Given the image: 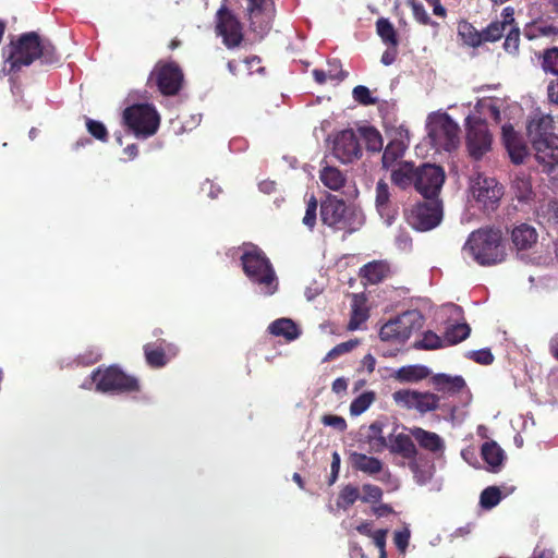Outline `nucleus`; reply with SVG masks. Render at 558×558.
<instances>
[{
  "label": "nucleus",
  "instance_id": "f03ea898",
  "mask_svg": "<svg viewBox=\"0 0 558 558\" xmlns=\"http://www.w3.org/2000/svg\"><path fill=\"white\" fill-rule=\"evenodd\" d=\"M243 271L257 293L270 296L279 287L276 271L265 253L256 245L245 244L241 247Z\"/></svg>",
  "mask_w": 558,
  "mask_h": 558
},
{
  "label": "nucleus",
  "instance_id": "603ef678",
  "mask_svg": "<svg viewBox=\"0 0 558 558\" xmlns=\"http://www.w3.org/2000/svg\"><path fill=\"white\" fill-rule=\"evenodd\" d=\"M86 128L88 133L100 142L108 141V131L105 124L100 121L86 119Z\"/></svg>",
  "mask_w": 558,
  "mask_h": 558
},
{
  "label": "nucleus",
  "instance_id": "20e7f679",
  "mask_svg": "<svg viewBox=\"0 0 558 558\" xmlns=\"http://www.w3.org/2000/svg\"><path fill=\"white\" fill-rule=\"evenodd\" d=\"M428 138L437 150L451 151L460 144V128L446 112H432L426 119Z\"/></svg>",
  "mask_w": 558,
  "mask_h": 558
},
{
  "label": "nucleus",
  "instance_id": "3c124183",
  "mask_svg": "<svg viewBox=\"0 0 558 558\" xmlns=\"http://www.w3.org/2000/svg\"><path fill=\"white\" fill-rule=\"evenodd\" d=\"M519 43H520V32H519V28L513 23L512 26L509 28V31L506 33L504 49L508 53L514 54L518 52Z\"/></svg>",
  "mask_w": 558,
  "mask_h": 558
},
{
  "label": "nucleus",
  "instance_id": "b1692460",
  "mask_svg": "<svg viewBox=\"0 0 558 558\" xmlns=\"http://www.w3.org/2000/svg\"><path fill=\"white\" fill-rule=\"evenodd\" d=\"M411 436L421 448L434 454H441L445 451L444 439L434 432L425 430L421 427L411 429Z\"/></svg>",
  "mask_w": 558,
  "mask_h": 558
},
{
  "label": "nucleus",
  "instance_id": "052dcab7",
  "mask_svg": "<svg viewBox=\"0 0 558 558\" xmlns=\"http://www.w3.org/2000/svg\"><path fill=\"white\" fill-rule=\"evenodd\" d=\"M363 493L362 500L364 502H376L380 500L383 496V492L378 486L372 485V484H365L363 485Z\"/></svg>",
  "mask_w": 558,
  "mask_h": 558
},
{
  "label": "nucleus",
  "instance_id": "9d476101",
  "mask_svg": "<svg viewBox=\"0 0 558 558\" xmlns=\"http://www.w3.org/2000/svg\"><path fill=\"white\" fill-rule=\"evenodd\" d=\"M470 194L481 209L493 211L499 205L504 195V187L495 178L477 173L471 178Z\"/></svg>",
  "mask_w": 558,
  "mask_h": 558
},
{
  "label": "nucleus",
  "instance_id": "f257e3e1",
  "mask_svg": "<svg viewBox=\"0 0 558 558\" xmlns=\"http://www.w3.org/2000/svg\"><path fill=\"white\" fill-rule=\"evenodd\" d=\"M553 117L543 112H534L526 130L534 149L536 161L545 172L558 166V135L551 132Z\"/></svg>",
  "mask_w": 558,
  "mask_h": 558
},
{
  "label": "nucleus",
  "instance_id": "aec40b11",
  "mask_svg": "<svg viewBox=\"0 0 558 558\" xmlns=\"http://www.w3.org/2000/svg\"><path fill=\"white\" fill-rule=\"evenodd\" d=\"M349 462L354 470L369 476H375L380 473L389 475V473L385 471V465L381 460L362 452L351 451L349 453Z\"/></svg>",
  "mask_w": 558,
  "mask_h": 558
},
{
  "label": "nucleus",
  "instance_id": "4d7b16f0",
  "mask_svg": "<svg viewBox=\"0 0 558 558\" xmlns=\"http://www.w3.org/2000/svg\"><path fill=\"white\" fill-rule=\"evenodd\" d=\"M316 211H317V201L312 195L310 197V199L307 201L306 211L303 217V223L308 229H313L316 223V217H317Z\"/></svg>",
  "mask_w": 558,
  "mask_h": 558
},
{
  "label": "nucleus",
  "instance_id": "680f3d73",
  "mask_svg": "<svg viewBox=\"0 0 558 558\" xmlns=\"http://www.w3.org/2000/svg\"><path fill=\"white\" fill-rule=\"evenodd\" d=\"M322 423L325 426H330L339 432H343L347 428V422L342 416L327 414L322 417Z\"/></svg>",
  "mask_w": 558,
  "mask_h": 558
},
{
  "label": "nucleus",
  "instance_id": "f3484780",
  "mask_svg": "<svg viewBox=\"0 0 558 558\" xmlns=\"http://www.w3.org/2000/svg\"><path fill=\"white\" fill-rule=\"evenodd\" d=\"M376 209L387 226H391L397 215V208L391 202V192L387 182L379 180L375 189Z\"/></svg>",
  "mask_w": 558,
  "mask_h": 558
},
{
  "label": "nucleus",
  "instance_id": "e433bc0d",
  "mask_svg": "<svg viewBox=\"0 0 558 558\" xmlns=\"http://www.w3.org/2000/svg\"><path fill=\"white\" fill-rule=\"evenodd\" d=\"M512 190L519 201H529L533 193L530 177L523 172L514 174Z\"/></svg>",
  "mask_w": 558,
  "mask_h": 558
},
{
  "label": "nucleus",
  "instance_id": "37998d69",
  "mask_svg": "<svg viewBox=\"0 0 558 558\" xmlns=\"http://www.w3.org/2000/svg\"><path fill=\"white\" fill-rule=\"evenodd\" d=\"M417 392L412 389H400L392 393V400L400 408L414 410Z\"/></svg>",
  "mask_w": 558,
  "mask_h": 558
},
{
  "label": "nucleus",
  "instance_id": "a19ab883",
  "mask_svg": "<svg viewBox=\"0 0 558 558\" xmlns=\"http://www.w3.org/2000/svg\"><path fill=\"white\" fill-rule=\"evenodd\" d=\"M376 31L381 40L393 48L398 45V38L393 25L387 19H379L376 22Z\"/></svg>",
  "mask_w": 558,
  "mask_h": 558
},
{
  "label": "nucleus",
  "instance_id": "f8f14e48",
  "mask_svg": "<svg viewBox=\"0 0 558 558\" xmlns=\"http://www.w3.org/2000/svg\"><path fill=\"white\" fill-rule=\"evenodd\" d=\"M413 207L408 220L417 231H428L437 227L442 219V206L437 198H428Z\"/></svg>",
  "mask_w": 558,
  "mask_h": 558
},
{
  "label": "nucleus",
  "instance_id": "69168bd1",
  "mask_svg": "<svg viewBox=\"0 0 558 558\" xmlns=\"http://www.w3.org/2000/svg\"><path fill=\"white\" fill-rule=\"evenodd\" d=\"M432 471L429 469H414V478L418 485H426L432 480Z\"/></svg>",
  "mask_w": 558,
  "mask_h": 558
},
{
  "label": "nucleus",
  "instance_id": "c9c22d12",
  "mask_svg": "<svg viewBox=\"0 0 558 558\" xmlns=\"http://www.w3.org/2000/svg\"><path fill=\"white\" fill-rule=\"evenodd\" d=\"M502 101L496 98L480 99L475 106V110L480 116L490 117L494 121H500V108Z\"/></svg>",
  "mask_w": 558,
  "mask_h": 558
},
{
  "label": "nucleus",
  "instance_id": "49530a36",
  "mask_svg": "<svg viewBox=\"0 0 558 558\" xmlns=\"http://www.w3.org/2000/svg\"><path fill=\"white\" fill-rule=\"evenodd\" d=\"M360 498L359 488L349 484L345 485L338 497L337 506L347 510L350 506H352Z\"/></svg>",
  "mask_w": 558,
  "mask_h": 558
},
{
  "label": "nucleus",
  "instance_id": "a18cd8bd",
  "mask_svg": "<svg viewBox=\"0 0 558 558\" xmlns=\"http://www.w3.org/2000/svg\"><path fill=\"white\" fill-rule=\"evenodd\" d=\"M146 361L150 366L161 367L165 366L169 357H167L165 351L160 348H155L153 344H146L144 347Z\"/></svg>",
  "mask_w": 558,
  "mask_h": 558
},
{
  "label": "nucleus",
  "instance_id": "4468645a",
  "mask_svg": "<svg viewBox=\"0 0 558 558\" xmlns=\"http://www.w3.org/2000/svg\"><path fill=\"white\" fill-rule=\"evenodd\" d=\"M445 179V171L441 167L424 163L417 168L415 190L425 198H436Z\"/></svg>",
  "mask_w": 558,
  "mask_h": 558
},
{
  "label": "nucleus",
  "instance_id": "cd10ccee",
  "mask_svg": "<svg viewBox=\"0 0 558 558\" xmlns=\"http://www.w3.org/2000/svg\"><path fill=\"white\" fill-rule=\"evenodd\" d=\"M268 330L271 335L276 337H282L287 341H293L301 335L299 327L290 318H279L274 320L268 326Z\"/></svg>",
  "mask_w": 558,
  "mask_h": 558
},
{
  "label": "nucleus",
  "instance_id": "bf43d9fd",
  "mask_svg": "<svg viewBox=\"0 0 558 558\" xmlns=\"http://www.w3.org/2000/svg\"><path fill=\"white\" fill-rule=\"evenodd\" d=\"M468 356L482 365H489L494 361V356L489 349H480L468 352Z\"/></svg>",
  "mask_w": 558,
  "mask_h": 558
},
{
  "label": "nucleus",
  "instance_id": "4be33fe9",
  "mask_svg": "<svg viewBox=\"0 0 558 558\" xmlns=\"http://www.w3.org/2000/svg\"><path fill=\"white\" fill-rule=\"evenodd\" d=\"M345 210L347 205L342 199L329 197L320 205V219L324 225L339 228Z\"/></svg>",
  "mask_w": 558,
  "mask_h": 558
},
{
  "label": "nucleus",
  "instance_id": "7c9ffc66",
  "mask_svg": "<svg viewBox=\"0 0 558 558\" xmlns=\"http://www.w3.org/2000/svg\"><path fill=\"white\" fill-rule=\"evenodd\" d=\"M320 182L329 190L339 191L344 186L347 177L338 168L325 166L319 172Z\"/></svg>",
  "mask_w": 558,
  "mask_h": 558
},
{
  "label": "nucleus",
  "instance_id": "393cba45",
  "mask_svg": "<svg viewBox=\"0 0 558 558\" xmlns=\"http://www.w3.org/2000/svg\"><path fill=\"white\" fill-rule=\"evenodd\" d=\"M514 23L513 10L505 8L502 11V21L492 22L483 32V41H496L506 34Z\"/></svg>",
  "mask_w": 558,
  "mask_h": 558
},
{
  "label": "nucleus",
  "instance_id": "c756f323",
  "mask_svg": "<svg viewBox=\"0 0 558 558\" xmlns=\"http://www.w3.org/2000/svg\"><path fill=\"white\" fill-rule=\"evenodd\" d=\"M482 457L489 470L497 472L504 463L505 452L495 441H487L482 446Z\"/></svg>",
  "mask_w": 558,
  "mask_h": 558
},
{
  "label": "nucleus",
  "instance_id": "f704fd0d",
  "mask_svg": "<svg viewBox=\"0 0 558 558\" xmlns=\"http://www.w3.org/2000/svg\"><path fill=\"white\" fill-rule=\"evenodd\" d=\"M389 266L383 260H375L366 264L361 269V276L366 279L369 283L380 282L388 274Z\"/></svg>",
  "mask_w": 558,
  "mask_h": 558
},
{
  "label": "nucleus",
  "instance_id": "a211bd4d",
  "mask_svg": "<svg viewBox=\"0 0 558 558\" xmlns=\"http://www.w3.org/2000/svg\"><path fill=\"white\" fill-rule=\"evenodd\" d=\"M430 384L441 397V401L446 398L460 393L465 388V380L460 375H448L444 373L432 376Z\"/></svg>",
  "mask_w": 558,
  "mask_h": 558
},
{
  "label": "nucleus",
  "instance_id": "0eeeda50",
  "mask_svg": "<svg viewBox=\"0 0 558 558\" xmlns=\"http://www.w3.org/2000/svg\"><path fill=\"white\" fill-rule=\"evenodd\" d=\"M123 122L136 138H148L156 134L160 117L149 104H136L123 111Z\"/></svg>",
  "mask_w": 558,
  "mask_h": 558
},
{
  "label": "nucleus",
  "instance_id": "09e8293b",
  "mask_svg": "<svg viewBox=\"0 0 558 558\" xmlns=\"http://www.w3.org/2000/svg\"><path fill=\"white\" fill-rule=\"evenodd\" d=\"M542 68L546 73L558 76V47L550 48L544 52Z\"/></svg>",
  "mask_w": 558,
  "mask_h": 558
},
{
  "label": "nucleus",
  "instance_id": "5fc2aeb1",
  "mask_svg": "<svg viewBox=\"0 0 558 558\" xmlns=\"http://www.w3.org/2000/svg\"><path fill=\"white\" fill-rule=\"evenodd\" d=\"M352 96L355 101L364 106L375 105L377 102V98L373 97L371 90L364 85L355 86Z\"/></svg>",
  "mask_w": 558,
  "mask_h": 558
},
{
  "label": "nucleus",
  "instance_id": "0e129e2a",
  "mask_svg": "<svg viewBox=\"0 0 558 558\" xmlns=\"http://www.w3.org/2000/svg\"><path fill=\"white\" fill-rule=\"evenodd\" d=\"M357 343H359L357 340H349L347 342H342V343L336 345L333 349H331L328 352L326 359H333L337 355L347 353V352L351 351L353 348H355L357 345Z\"/></svg>",
  "mask_w": 558,
  "mask_h": 558
},
{
  "label": "nucleus",
  "instance_id": "864d4df0",
  "mask_svg": "<svg viewBox=\"0 0 558 558\" xmlns=\"http://www.w3.org/2000/svg\"><path fill=\"white\" fill-rule=\"evenodd\" d=\"M411 531L408 525L393 533V543L401 555H404L410 543Z\"/></svg>",
  "mask_w": 558,
  "mask_h": 558
},
{
  "label": "nucleus",
  "instance_id": "ea45409f",
  "mask_svg": "<svg viewBox=\"0 0 558 558\" xmlns=\"http://www.w3.org/2000/svg\"><path fill=\"white\" fill-rule=\"evenodd\" d=\"M361 137L366 144V148L371 151H380L384 145L381 134L374 126H362L359 129Z\"/></svg>",
  "mask_w": 558,
  "mask_h": 558
},
{
  "label": "nucleus",
  "instance_id": "13d9d810",
  "mask_svg": "<svg viewBox=\"0 0 558 558\" xmlns=\"http://www.w3.org/2000/svg\"><path fill=\"white\" fill-rule=\"evenodd\" d=\"M409 4L412 9L414 19L423 24V25H429L432 24V20L425 10L424 5L422 3L415 2L414 0L409 1Z\"/></svg>",
  "mask_w": 558,
  "mask_h": 558
},
{
  "label": "nucleus",
  "instance_id": "79ce46f5",
  "mask_svg": "<svg viewBox=\"0 0 558 558\" xmlns=\"http://www.w3.org/2000/svg\"><path fill=\"white\" fill-rule=\"evenodd\" d=\"M376 395L374 391H365L356 397L350 404V414L359 416L369 409L374 403Z\"/></svg>",
  "mask_w": 558,
  "mask_h": 558
},
{
  "label": "nucleus",
  "instance_id": "4c0bfd02",
  "mask_svg": "<svg viewBox=\"0 0 558 558\" xmlns=\"http://www.w3.org/2000/svg\"><path fill=\"white\" fill-rule=\"evenodd\" d=\"M536 215L541 223L558 225V201L550 199L542 203Z\"/></svg>",
  "mask_w": 558,
  "mask_h": 558
},
{
  "label": "nucleus",
  "instance_id": "2eb2a0df",
  "mask_svg": "<svg viewBox=\"0 0 558 558\" xmlns=\"http://www.w3.org/2000/svg\"><path fill=\"white\" fill-rule=\"evenodd\" d=\"M217 35L228 48H234L243 39L242 26L235 14L222 5L216 14Z\"/></svg>",
  "mask_w": 558,
  "mask_h": 558
},
{
  "label": "nucleus",
  "instance_id": "6e6d98bb",
  "mask_svg": "<svg viewBox=\"0 0 558 558\" xmlns=\"http://www.w3.org/2000/svg\"><path fill=\"white\" fill-rule=\"evenodd\" d=\"M439 347H441V340L436 333L432 331L426 332L423 339L415 343L416 349L424 350H434L438 349Z\"/></svg>",
  "mask_w": 558,
  "mask_h": 558
},
{
  "label": "nucleus",
  "instance_id": "423d86ee",
  "mask_svg": "<svg viewBox=\"0 0 558 558\" xmlns=\"http://www.w3.org/2000/svg\"><path fill=\"white\" fill-rule=\"evenodd\" d=\"M423 325L424 317L418 311H405L380 327L379 338L384 342L404 344Z\"/></svg>",
  "mask_w": 558,
  "mask_h": 558
},
{
  "label": "nucleus",
  "instance_id": "5701e85b",
  "mask_svg": "<svg viewBox=\"0 0 558 558\" xmlns=\"http://www.w3.org/2000/svg\"><path fill=\"white\" fill-rule=\"evenodd\" d=\"M538 240V233L534 227L521 223L511 231V241L519 253L531 250Z\"/></svg>",
  "mask_w": 558,
  "mask_h": 558
},
{
  "label": "nucleus",
  "instance_id": "e2e57ef3",
  "mask_svg": "<svg viewBox=\"0 0 558 558\" xmlns=\"http://www.w3.org/2000/svg\"><path fill=\"white\" fill-rule=\"evenodd\" d=\"M313 76L318 84L325 83L329 80H343V75L339 72H333L331 70L324 71L319 69L313 70Z\"/></svg>",
  "mask_w": 558,
  "mask_h": 558
},
{
  "label": "nucleus",
  "instance_id": "8fccbe9b",
  "mask_svg": "<svg viewBox=\"0 0 558 558\" xmlns=\"http://www.w3.org/2000/svg\"><path fill=\"white\" fill-rule=\"evenodd\" d=\"M37 59H40L46 64H54L60 61V56L50 41L40 40V54H38Z\"/></svg>",
  "mask_w": 558,
  "mask_h": 558
},
{
  "label": "nucleus",
  "instance_id": "a878e982",
  "mask_svg": "<svg viewBox=\"0 0 558 558\" xmlns=\"http://www.w3.org/2000/svg\"><path fill=\"white\" fill-rule=\"evenodd\" d=\"M384 426L383 422L375 421L367 427L364 438L371 452L379 453L387 448L388 441L384 436Z\"/></svg>",
  "mask_w": 558,
  "mask_h": 558
},
{
  "label": "nucleus",
  "instance_id": "7ed1b4c3",
  "mask_svg": "<svg viewBox=\"0 0 558 558\" xmlns=\"http://www.w3.org/2000/svg\"><path fill=\"white\" fill-rule=\"evenodd\" d=\"M463 252L481 266L504 262L506 250L501 231L495 228H481L473 231L463 246Z\"/></svg>",
  "mask_w": 558,
  "mask_h": 558
},
{
  "label": "nucleus",
  "instance_id": "774afa93",
  "mask_svg": "<svg viewBox=\"0 0 558 558\" xmlns=\"http://www.w3.org/2000/svg\"><path fill=\"white\" fill-rule=\"evenodd\" d=\"M548 100L558 106V77L547 86Z\"/></svg>",
  "mask_w": 558,
  "mask_h": 558
},
{
  "label": "nucleus",
  "instance_id": "72a5a7b5",
  "mask_svg": "<svg viewBox=\"0 0 558 558\" xmlns=\"http://www.w3.org/2000/svg\"><path fill=\"white\" fill-rule=\"evenodd\" d=\"M389 450L393 453H400L405 458H410L415 453V446L409 435L398 434L391 436L388 441Z\"/></svg>",
  "mask_w": 558,
  "mask_h": 558
},
{
  "label": "nucleus",
  "instance_id": "58836bf2",
  "mask_svg": "<svg viewBox=\"0 0 558 558\" xmlns=\"http://www.w3.org/2000/svg\"><path fill=\"white\" fill-rule=\"evenodd\" d=\"M458 35L463 43L470 47L476 48L483 43V34L477 32L473 25L468 22H460L458 25Z\"/></svg>",
  "mask_w": 558,
  "mask_h": 558
},
{
  "label": "nucleus",
  "instance_id": "1a4fd4ad",
  "mask_svg": "<svg viewBox=\"0 0 558 558\" xmlns=\"http://www.w3.org/2000/svg\"><path fill=\"white\" fill-rule=\"evenodd\" d=\"M241 7L250 31L263 39L272 27L276 14L274 0H241Z\"/></svg>",
  "mask_w": 558,
  "mask_h": 558
},
{
  "label": "nucleus",
  "instance_id": "6ab92c4d",
  "mask_svg": "<svg viewBox=\"0 0 558 558\" xmlns=\"http://www.w3.org/2000/svg\"><path fill=\"white\" fill-rule=\"evenodd\" d=\"M502 140L511 161L515 165L523 163L527 156V147L511 124L502 125Z\"/></svg>",
  "mask_w": 558,
  "mask_h": 558
},
{
  "label": "nucleus",
  "instance_id": "c03bdc74",
  "mask_svg": "<svg viewBox=\"0 0 558 558\" xmlns=\"http://www.w3.org/2000/svg\"><path fill=\"white\" fill-rule=\"evenodd\" d=\"M470 331L468 324L451 325L446 329L445 340L450 344L459 343L469 337Z\"/></svg>",
  "mask_w": 558,
  "mask_h": 558
},
{
  "label": "nucleus",
  "instance_id": "de8ad7c7",
  "mask_svg": "<svg viewBox=\"0 0 558 558\" xmlns=\"http://www.w3.org/2000/svg\"><path fill=\"white\" fill-rule=\"evenodd\" d=\"M501 492L496 486H489L481 493L480 504L484 509L496 507L501 500Z\"/></svg>",
  "mask_w": 558,
  "mask_h": 558
},
{
  "label": "nucleus",
  "instance_id": "6e6552de",
  "mask_svg": "<svg viewBox=\"0 0 558 558\" xmlns=\"http://www.w3.org/2000/svg\"><path fill=\"white\" fill-rule=\"evenodd\" d=\"M40 54V39L35 33H27L20 37L16 44H11L4 50L3 72L10 74L22 66H28Z\"/></svg>",
  "mask_w": 558,
  "mask_h": 558
},
{
  "label": "nucleus",
  "instance_id": "412c9836",
  "mask_svg": "<svg viewBox=\"0 0 558 558\" xmlns=\"http://www.w3.org/2000/svg\"><path fill=\"white\" fill-rule=\"evenodd\" d=\"M417 168L411 161L399 162L391 167L389 170L392 184L400 190L415 187Z\"/></svg>",
  "mask_w": 558,
  "mask_h": 558
},
{
  "label": "nucleus",
  "instance_id": "473e14b6",
  "mask_svg": "<svg viewBox=\"0 0 558 558\" xmlns=\"http://www.w3.org/2000/svg\"><path fill=\"white\" fill-rule=\"evenodd\" d=\"M368 307L365 300L359 295H354L352 303L351 318L348 325L350 330H357L368 319Z\"/></svg>",
  "mask_w": 558,
  "mask_h": 558
},
{
  "label": "nucleus",
  "instance_id": "ddd939ff",
  "mask_svg": "<svg viewBox=\"0 0 558 558\" xmlns=\"http://www.w3.org/2000/svg\"><path fill=\"white\" fill-rule=\"evenodd\" d=\"M150 80L155 81L162 95L172 96L182 87L183 73L174 62H159L155 65Z\"/></svg>",
  "mask_w": 558,
  "mask_h": 558
},
{
  "label": "nucleus",
  "instance_id": "dca6fc26",
  "mask_svg": "<svg viewBox=\"0 0 558 558\" xmlns=\"http://www.w3.org/2000/svg\"><path fill=\"white\" fill-rule=\"evenodd\" d=\"M332 151L342 163H350L360 158L362 149L355 132L351 129L338 132L332 141Z\"/></svg>",
  "mask_w": 558,
  "mask_h": 558
},
{
  "label": "nucleus",
  "instance_id": "bb28decb",
  "mask_svg": "<svg viewBox=\"0 0 558 558\" xmlns=\"http://www.w3.org/2000/svg\"><path fill=\"white\" fill-rule=\"evenodd\" d=\"M430 371L425 365H407L398 368L393 373V378L400 383H417L427 378Z\"/></svg>",
  "mask_w": 558,
  "mask_h": 558
},
{
  "label": "nucleus",
  "instance_id": "39448f33",
  "mask_svg": "<svg viewBox=\"0 0 558 558\" xmlns=\"http://www.w3.org/2000/svg\"><path fill=\"white\" fill-rule=\"evenodd\" d=\"M93 384L97 391L110 395L129 393L140 389L138 380L116 365L93 372L90 380L84 381L82 387L89 388Z\"/></svg>",
  "mask_w": 558,
  "mask_h": 558
},
{
  "label": "nucleus",
  "instance_id": "9b49d317",
  "mask_svg": "<svg viewBox=\"0 0 558 558\" xmlns=\"http://www.w3.org/2000/svg\"><path fill=\"white\" fill-rule=\"evenodd\" d=\"M466 147L470 156L475 159H482L492 148V134L487 124L480 118L468 116Z\"/></svg>",
  "mask_w": 558,
  "mask_h": 558
},
{
  "label": "nucleus",
  "instance_id": "c85d7f7f",
  "mask_svg": "<svg viewBox=\"0 0 558 558\" xmlns=\"http://www.w3.org/2000/svg\"><path fill=\"white\" fill-rule=\"evenodd\" d=\"M408 145L402 140H392L389 142L383 154V167L390 169L391 167L403 162V157Z\"/></svg>",
  "mask_w": 558,
  "mask_h": 558
},
{
  "label": "nucleus",
  "instance_id": "338daca9",
  "mask_svg": "<svg viewBox=\"0 0 558 558\" xmlns=\"http://www.w3.org/2000/svg\"><path fill=\"white\" fill-rule=\"evenodd\" d=\"M388 530H377L373 534V543L380 551H386V538Z\"/></svg>",
  "mask_w": 558,
  "mask_h": 558
},
{
  "label": "nucleus",
  "instance_id": "2f4dec72",
  "mask_svg": "<svg viewBox=\"0 0 558 558\" xmlns=\"http://www.w3.org/2000/svg\"><path fill=\"white\" fill-rule=\"evenodd\" d=\"M446 403H441V397L429 391H418L414 410L421 414L442 409Z\"/></svg>",
  "mask_w": 558,
  "mask_h": 558
}]
</instances>
